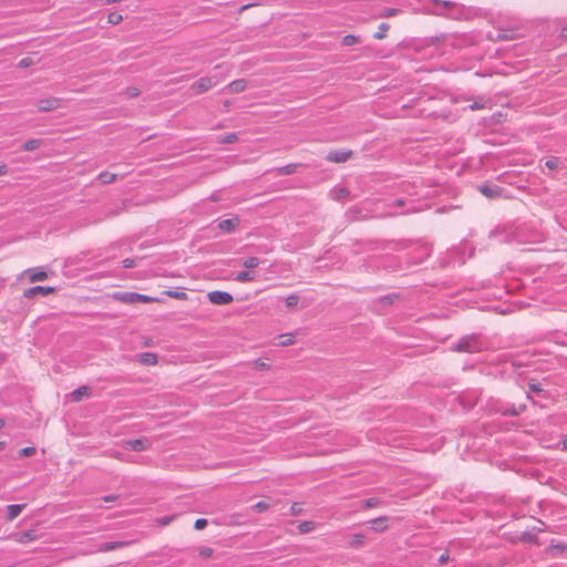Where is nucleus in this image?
<instances>
[{"label": "nucleus", "instance_id": "f257e3e1", "mask_svg": "<svg viewBox=\"0 0 567 567\" xmlns=\"http://www.w3.org/2000/svg\"><path fill=\"white\" fill-rule=\"evenodd\" d=\"M64 106V101L61 97L49 96L41 99L37 102V110L41 113L56 111Z\"/></svg>", "mask_w": 567, "mask_h": 567}, {"label": "nucleus", "instance_id": "f03ea898", "mask_svg": "<svg viewBox=\"0 0 567 567\" xmlns=\"http://www.w3.org/2000/svg\"><path fill=\"white\" fill-rule=\"evenodd\" d=\"M20 276L22 278H27L31 284L43 281L49 278V274L41 267L25 269Z\"/></svg>", "mask_w": 567, "mask_h": 567}, {"label": "nucleus", "instance_id": "7ed1b4c3", "mask_svg": "<svg viewBox=\"0 0 567 567\" xmlns=\"http://www.w3.org/2000/svg\"><path fill=\"white\" fill-rule=\"evenodd\" d=\"M207 298L213 305L217 306L229 305L234 301V297L229 292L220 290L209 291Z\"/></svg>", "mask_w": 567, "mask_h": 567}, {"label": "nucleus", "instance_id": "20e7f679", "mask_svg": "<svg viewBox=\"0 0 567 567\" xmlns=\"http://www.w3.org/2000/svg\"><path fill=\"white\" fill-rule=\"evenodd\" d=\"M215 85H216V82L214 81L213 78L204 76V78H200L199 80L195 81L190 85V89L195 94H203V93L209 91Z\"/></svg>", "mask_w": 567, "mask_h": 567}, {"label": "nucleus", "instance_id": "39448f33", "mask_svg": "<svg viewBox=\"0 0 567 567\" xmlns=\"http://www.w3.org/2000/svg\"><path fill=\"white\" fill-rule=\"evenodd\" d=\"M353 156V152L350 150H334L327 154V161L330 163H346Z\"/></svg>", "mask_w": 567, "mask_h": 567}, {"label": "nucleus", "instance_id": "423d86ee", "mask_svg": "<svg viewBox=\"0 0 567 567\" xmlns=\"http://www.w3.org/2000/svg\"><path fill=\"white\" fill-rule=\"evenodd\" d=\"M53 292H55V288L54 287L35 286V287H31L29 289H25L23 291V297L27 298V299H33L38 295L49 296V295H51Z\"/></svg>", "mask_w": 567, "mask_h": 567}, {"label": "nucleus", "instance_id": "0eeeda50", "mask_svg": "<svg viewBox=\"0 0 567 567\" xmlns=\"http://www.w3.org/2000/svg\"><path fill=\"white\" fill-rule=\"evenodd\" d=\"M239 223V218L235 216L233 218L219 220L217 227L224 234H231L237 229Z\"/></svg>", "mask_w": 567, "mask_h": 567}, {"label": "nucleus", "instance_id": "6e6552de", "mask_svg": "<svg viewBox=\"0 0 567 567\" xmlns=\"http://www.w3.org/2000/svg\"><path fill=\"white\" fill-rule=\"evenodd\" d=\"M114 298L125 303H136L142 301V296L135 292L115 293Z\"/></svg>", "mask_w": 567, "mask_h": 567}, {"label": "nucleus", "instance_id": "1a4fd4ad", "mask_svg": "<svg viewBox=\"0 0 567 567\" xmlns=\"http://www.w3.org/2000/svg\"><path fill=\"white\" fill-rule=\"evenodd\" d=\"M248 86L245 79H238L227 85L228 93L237 94L244 92Z\"/></svg>", "mask_w": 567, "mask_h": 567}, {"label": "nucleus", "instance_id": "9d476101", "mask_svg": "<svg viewBox=\"0 0 567 567\" xmlns=\"http://www.w3.org/2000/svg\"><path fill=\"white\" fill-rule=\"evenodd\" d=\"M478 190L482 195H484L487 198H497L502 195V188L501 187H491L488 185H482L478 187Z\"/></svg>", "mask_w": 567, "mask_h": 567}, {"label": "nucleus", "instance_id": "9b49d317", "mask_svg": "<svg viewBox=\"0 0 567 567\" xmlns=\"http://www.w3.org/2000/svg\"><path fill=\"white\" fill-rule=\"evenodd\" d=\"M388 522H389V518L386 516H381V517L371 519L369 522V524L374 532L381 533V532H384L388 529Z\"/></svg>", "mask_w": 567, "mask_h": 567}, {"label": "nucleus", "instance_id": "f8f14e48", "mask_svg": "<svg viewBox=\"0 0 567 567\" xmlns=\"http://www.w3.org/2000/svg\"><path fill=\"white\" fill-rule=\"evenodd\" d=\"M478 348L474 341V339H463L461 340L456 346H455V350L456 351H467V352H474L476 351Z\"/></svg>", "mask_w": 567, "mask_h": 567}, {"label": "nucleus", "instance_id": "ddd939ff", "mask_svg": "<svg viewBox=\"0 0 567 567\" xmlns=\"http://www.w3.org/2000/svg\"><path fill=\"white\" fill-rule=\"evenodd\" d=\"M13 539L20 544H28L37 539V535L33 530H25L13 535Z\"/></svg>", "mask_w": 567, "mask_h": 567}, {"label": "nucleus", "instance_id": "4468645a", "mask_svg": "<svg viewBox=\"0 0 567 567\" xmlns=\"http://www.w3.org/2000/svg\"><path fill=\"white\" fill-rule=\"evenodd\" d=\"M349 196H350V190L347 187H334L330 190V197L333 200L340 202V200L349 198Z\"/></svg>", "mask_w": 567, "mask_h": 567}, {"label": "nucleus", "instance_id": "2eb2a0df", "mask_svg": "<svg viewBox=\"0 0 567 567\" xmlns=\"http://www.w3.org/2000/svg\"><path fill=\"white\" fill-rule=\"evenodd\" d=\"M317 527H318L317 523H315L312 520H302V522H299L297 525L298 532L302 535L310 534V533L315 532L317 529Z\"/></svg>", "mask_w": 567, "mask_h": 567}, {"label": "nucleus", "instance_id": "dca6fc26", "mask_svg": "<svg viewBox=\"0 0 567 567\" xmlns=\"http://www.w3.org/2000/svg\"><path fill=\"white\" fill-rule=\"evenodd\" d=\"M25 508L24 504H14L7 506V516L9 520L16 519Z\"/></svg>", "mask_w": 567, "mask_h": 567}, {"label": "nucleus", "instance_id": "f3484780", "mask_svg": "<svg viewBox=\"0 0 567 567\" xmlns=\"http://www.w3.org/2000/svg\"><path fill=\"white\" fill-rule=\"evenodd\" d=\"M365 544V536L361 533H357L350 536L349 546L351 548H361Z\"/></svg>", "mask_w": 567, "mask_h": 567}, {"label": "nucleus", "instance_id": "a211bd4d", "mask_svg": "<svg viewBox=\"0 0 567 567\" xmlns=\"http://www.w3.org/2000/svg\"><path fill=\"white\" fill-rule=\"evenodd\" d=\"M164 293L171 298L177 299V300H187L188 295L181 288L166 290Z\"/></svg>", "mask_w": 567, "mask_h": 567}, {"label": "nucleus", "instance_id": "6ab92c4d", "mask_svg": "<svg viewBox=\"0 0 567 567\" xmlns=\"http://www.w3.org/2000/svg\"><path fill=\"white\" fill-rule=\"evenodd\" d=\"M89 395H90V389L87 386H81L71 393L72 400L74 402H79L82 400V398L89 396Z\"/></svg>", "mask_w": 567, "mask_h": 567}, {"label": "nucleus", "instance_id": "aec40b11", "mask_svg": "<svg viewBox=\"0 0 567 567\" xmlns=\"http://www.w3.org/2000/svg\"><path fill=\"white\" fill-rule=\"evenodd\" d=\"M236 281L238 282H249L255 280V274L248 270L239 271L236 277Z\"/></svg>", "mask_w": 567, "mask_h": 567}, {"label": "nucleus", "instance_id": "412c9836", "mask_svg": "<svg viewBox=\"0 0 567 567\" xmlns=\"http://www.w3.org/2000/svg\"><path fill=\"white\" fill-rule=\"evenodd\" d=\"M252 367L256 370H259V371H268V370H270L271 364H270V362L267 359H261L260 358V359H256L252 362Z\"/></svg>", "mask_w": 567, "mask_h": 567}, {"label": "nucleus", "instance_id": "4be33fe9", "mask_svg": "<svg viewBox=\"0 0 567 567\" xmlns=\"http://www.w3.org/2000/svg\"><path fill=\"white\" fill-rule=\"evenodd\" d=\"M126 544L123 542H109L101 546L100 550L111 551L124 547Z\"/></svg>", "mask_w": 567, "mask_h": 567}, {"label": "nucleus", "instance_id": "5701e85b", "mask_svg": "<svg viewBox=\"0 0 567 567\" xmlns=\"http://www.w3.org/2000/svg\"><path fill=\"white\" fill-rule=\"evenodd\" d=\"M300 165L297 163H291L286 166H282L278 169L280 175H291L295 174Z\"/></svg>", "mask_w": 567, "mask_h": 567}, {"label": "nucleus", "instance_id": "b1692460", "mask_svg": "<svg viewBox=\"0 0 567 567\" xmlns=\"http://www.w3.org/2000/svg\"><path fill=\"white\" fill-rule=\"evenodd\" d=\"M97 179L102 184H111V183L115 182L116 175L111 172H103V173L99 174Z\"/></svg>", "mask_w": 567, "mask_h": 567}, {"label": "nucleus", "instance_id": "393cba45", "mask_svg": "<svg viewBox=\"0 0 567 567\" xmlns=\"http://www.w3.org/2000/svg\"><path fill=\"white\" fill-rule=\"evenodd\" d=\"M238 141V135L236 133H229L224 136H219L217 142L220 144H234Z\"/></svg>", "mask_w": 567, "mask_h": 567}, {"label": "nucleus", "instance_id": "a878e982", "mask_svg": "<svg viewBox=\"0 0 567 567\" xmlns=\"http://www.w3.org/2000/svg\"><path fill=\"white\" fill-rule=\"evenodd\" d=\"M390 29V25L388 23H381L378 28V31L374 33V38L377 40H382L386 37V33Z\"/></svg>", "mask_w": 567, "mask_h": 567}, {"label": "nucleus", "instance_id": "bb28decb", "mask_svg": "<svg viewBox=\"0 0 567 567\" xmlns=\"http://www.w3.org/2000/svg\"><path fill=\"white\" fill-rule=\"evenodd\" d=\"M360 42V38L354 34H348L342 38V44L344 47H352L354 44H358Z\"/></svg>", "mask_w": 567, "mask_h": 567}, {"label": "nucleus", "instance_id": "cd10ccee", "mask_svg": "<svg viewBox=\"0 0 567 567\" xmlns=\"http://www.w3.org/2000/svg\"><path fill=\"white\" fill-rule=\"evenodd\" d=\"M158 359L157 354L151 352H144V365H155L157 364Z\"/></svg>", "mask_w": 567, "mask_h": 567}, {"label": "nucleus", "instance_id": "c85d7f7f", "mask_svg": "<svg viewBox=\"0 0 567 567\" xmlns=\"http://www.w3.org/2000/svg\"><path fill=\"white\" fill-rule=\"evenodd\" d=\"M42 145L41 140H29L24 143L23 148L25 151H34Z\"/></svg>", "mask_w": 567, "mask_h": 567}, {"label": "nucleus", "instance_id": "c756f323", "mask_svg": "<svg viewBox=\"0 0 567 567\" xmlns=\"http://www.w3.org/2000/svg\"><path fill=\"white\" fill-rule=\"evenodd\" d=\"M260 264V260L257 257H248L243 261V266L248 269H254L258 267Z\"/></svg>", "mask_w": 567, "mask_h": 567}, {"label": "nucleus", "instance_id": "7c9ffc66", "mask_svg": "<svg viewBox=\"0 0 567 567\" xmlns=\"http://www.w3.org/2000/svg\"><path fill=\"white\" fill-rule=\"evenodd\" d=\"M123 21V16L118 12H111L107 16V22L110 24L116 25Z\"/></svg>", "mask_w": 567, "mask_h": 567}, {"label": "nucleus", "instance_id": "2f4dec72", "mask_svg": "<svg viewBox=\"0 0 567 567\" xmlns=\"http://www.w3.org/2000/svg\"><path fill=\"white\" fill-rule=\"evenodd\" d=\"M198 555H199L202 558H204V559H209V558H212V557H213V555H214V549H213V548H210V547H206V546L200 547V548L198 549Z\"/></svg>", "mask_w": 567, "mask_h": 567}, {"label": "nucleus", "instance_id": "473e14b6", "mask_svg": "<svg viewBox=\"0 0 567 567\" xmlns=\"http://www.w3.org/2000/svg\"><path fill=\"white\" fill-rule=\"evenodd\" d=\"M295 343V337L290 333L280 336L281 346H290Z\"/></svg>", "mask_w": 567, "mask_h": 567}, {"label": "nucleus", "instance_id": "72a5a7b5", "mask_svg": "<svg viewBox=\"0 0 567 567\" xmlns=\"http://www.w3.org/2000/svg\"><path fill=\"white\" fill-rule=\"evenodd\" d=\"M285 302L287 307L293 308L298 305L299 297L297 295H290L286 298Z\"/></svg>", "mask_w": 567, "mask_h": 567}, {"label": "nucleus", "instance_id": "f704fd0d", "mask_svg": "<svg viewBox=\"0 0 567 567\" xmlns=\"http://www.w3.org/2000/svg\"><path fill=\"white\" fill-rule=\"evenodd\" d=\"M174 519H175V517H174V516H165V517H163V518H157V519H155L154 522H155V524H156L157 526H167V525H169Z\"/></svg>", "mask_w": 567, "mask_h": 567}, {"label": "nucleus", "instance_id": "c9c22d12", "mask_svg": "<svg viewBox=\"0 0 567 567\" xmlns=\"http://www.w3.org/2000/svg\"><path fill=\"white\" fill-rule=\"evenodd\" d=\"M269 508V504L265 501L257 502L254 505V509L258 513L266 512Z\"/></svg>", "mask_w": 567, "mask_h": 567}, {"label": "nucleus", "instance_id": "e433bc0d", "mask_svg": "<svg viewBox=\"0 0 567 567\" xmlns=\"http://www.w3.org/2000/svg\"><path fill=\"white\" fill-rule=\"evenodd\" d=\"M208 525V520L205 518H198L194 523V528L197 530L204 529Z\"/></svg>", "mask_w": 567, "mask_h": 567}, {"label": "nucleus", "instance_id": "4c0bfd02", "mask_svg": "<svg viewBox=\"0 0 567 567\" xmlns=\"http://www.w3.org/2000/svg\"><path fill=\"white\" fill-rule=\"evenodd\" d=\"M34 454H35V449L32 446L24 447L20 451V455L24 456V457L32 456Z\"/></svg>", "mask_w": 567, "mask_h": 567}, {"label": "nucleus", "instance_id": "58836bf2", "mask_svg": "<svg viewBox=\"0 0 567 567\" xmlns=\"http://www.w3.org/2000/svg\"><path fill=\"white\" fill-rule=\"evenodd\" d=\"M486 106V101L480 100L470 105L472 111L482 110Z\"/></svg>", "mask_w": 567, "mask_h": 567}, {"label": "nucleus", "instance_id": "ea45409f", "mask_svg": "<svg viewBox=\"0 0 567 567\" xmlns=\"http://www.w3.org/2000/svg\"><path fill=\"white\" fill-rule=\"evenodd\" d=\"M399 13L398 9H385L380 17L382 18H390Z\"/></svg>", "mask_w": 567, "mask_h": 567}, {"label": "nucleus", "instance_id": "a19ab883", "mask_svg": "<svg viewBox=\"0 0 567 567\" xmlns=\"http://www.w3.org/2000/svg\"><path fill=\"white\" fill-rule=\"evenodd\" d=\"M301 511H302V507H301V505H300V504H298V503H293V504L291 505V507H290V512H291V514H292V515H298V514H300V513H301Z\"/></svg>", "mask_w": 567, "mask_h": 567}, {"label": "nucleus", "instance_id": "79ce46f5", "mask_svg": "<svg viewBox=\"0 0 567 567\" xmlns=\"http://www.w3.org/2000/svg\"><path fill=\"white\" fill-rule=\"evenodd\" d=\"M546 166L550 169H556L558 167V159L557 158H550L546 162Z\"/></svg>", "mask_w": 567, "mask_h": 567}, {"label": "nucleus", "instance_id": "37998d69", "mask_svg": "<svg viewBox=\"0 0 567 567\" xmlns=\"http://www.w3.org/2000/svg\"><path fill=\"white\" fill-rule=\"evenodd\" d=\"M566 549V546L564 544H557V545H550L549 550H557L559 553H564Z\"/></svg>", "mask_w": 567, "mask_h": 567}, {"label": "nucleus", "instance_id": "c03bdc74", "mask_svg": "<svg viewBox=\"0 0 567 567\" xmlns=\"http://www.w3.org/2000/svg\"><path fill=\"white\" fill-rule=\"evenodd\" d=\"M440 564L444 565L450 561V555L449 553H444L439 557Z\"/></svg>", "mask_w": 567, "mask_h": 567}, {"label": "nucleus", "instance_id": "a18cd8bd", "mask_svg": "<svg viewBox=\"0 0 567 567\" xmlns=\"http://www.w3.org/2000/svg\"><path fill=\"white\" fill-rule=\"evenodd\" d=\"M520 540L522 542H534L535 537L530 534L525 533L520 536Z\"/></svg>", "mask_w": 567, "mask_h": 567}, {"label": "nucleus", "instance_id": "49530a36", "mask_svg": "<svg viewBox=\"0 0 567 567\" xmlns=\"http://www.w3.org/2000/svg\"><path fill=\"white\" fill-rule=\"evenodd\" d=\"M126 94L128 96H131V97L137 96L138 95V89H136V87L127 89Z\"/></svg>", "mask_w": 567, "mask_h": 567}, {"label": "nucleus", "instance_id": "de8ad7c7", "mask_svg": "<svg viewBox=\"0 0 567 567\" xmlns=\"http://www.w3.org/2000/svg\"><path fill=\"white\" fill-rule=\"evenodd\" d=\"M8 173V167L6 165H0V176L6 175Z\"/></svg>", "mask_w": 567, "mask_h": 567}, {"label": "nucleus", "instance_id": "09e8293b", "mask_svg": "<svg viewBox=\"0 0 567 567\" xmlns=\"http://www.w3.org/2000/svg\"><path fill=\"white\" fill-rule=\"evenodd\" d=\"M103 4H111V3H116V2H121L122 0H101Z\"/></svg>", "mask_w": 567, "mask_h": 567}, {"label": "nucleus", "instance_id": "8fccbe9b", "mask_svg": "<svg viewBox=\"0 0 567 567\" xmlns=\"http://www.w3.org/2000/svg\"><path fill=\"white\" fill-rule=\"evenodd\" d=\"M375 504H377V502H375L373 498H371V499L367 501L365 506H367V507H372V506H374Z\"/></svg>", "mask_w": 567, "mask_h": 567}, {"label": "nucleus", "instance_id": "3c124183", "mask_svg": "<svg viewBox=\"0 0 567 567\" xmlns=\"http://www.w3.org/2000/svg\"><path fill=\"white\" fill-rule=\"evenodd\" d=\"M530 389H532L533 391H535V392H540V391H542L540 386H539V385H537V384H530Z\"/></svg>", "mask_w": 567, "mask_h": 567}, {"label": "nucleus", "instance_id": "603ef678", "mask_svg": "<svg viewBox=\"0 0 567 567\" xmlns=\"http://www.w3.org/2000/svg\"><path fill=\"white\" fill-rule=\"evenodd\" d=\"M133 266V262L128 259H125L124 260V267L128 268V267H132Z\"/></svg>", "mask_w": 567, "mask_h": 567}, {"label": "nucleus", "instance_id": "864d4df0", "mask_svg": "<svg viewBox=\"0 0 567 567\" xmlns=\"http://www.w3.org/2000/svg\"><path fill=\"white\" fill-rule=\"evenodd\" d=\"M115 498H116V496H113V495H112V496H106V497H104V501H105V502H113V501H115Z\"/></svg>", "mask_w": 567, "mask_h": 567}, {"label": "nucleus", "instance_id": "5fc2aeb1", "mask_svg": "<svg viewBox=\"0 0 567 567\" xmlns=\"http://www.w3.org/2000/svg\"><path fill=\"white\" fill-rule=\"evenodd\" d=\"M561 446L565 451H567V437L561 441Z\"/></svg>", "mask_w": 567, "mask_h": 567}, {"label": "nucleus", "instance_id": "6e6d98bb", "mask_svg": "<svg viewBox=\"0 0 567 567\" xmlns=\"http://www.w3.org/2000/svg\"><path fill=\"white\" fill-rule=\"evenodd\" d=\"M4 425H6L4 420L0 419V430H1L2 427H4Z\"/></svg>", "mask_w": 567, "mask_h": 567}, {"label": "nucleus", "instance_id": "4d7b16f0", "mask_svg": "<svg viewBox=\"0 0 567 567\" xmlns=\"http://www.w3.org/2000/svg\"><path fill=\"white\" fill-rule=\"evenodd\" d=\"M143 300H144V302H147V301H151L152 299H151V298H148V297H146V296H144V297H143Z\"/></svg>", "mask_w": 567, "mask_h": 567}, {"label": "nucleus", "instance_id": "13d9d810", "mask_svg": "<svg viewBox=\"0 0 567 567\" xmlns=\"http://www.w3.org/2000/svg\"><path fill=\"white\" fill-rule=\"evenodd\" d=\"M4 445V442H0V451L3 450Z\"/></svg>", "mask_w": 567, "mask_h": 567}, {"label": "nucleus", "instance_id": "bf43d9fd", "mask_svg": "<svg viewBox=\"0 0 567 567\" xmlns=\"http://www.w3.org/2000/svg\"><path fill=\"white\" fill-rule=\"evenodd\" d=\"M20 64H21V65H28V64H27V62H25V60H22V61L20 62Z\"/></svg>", "mask_w": 567, "mask_h": 567}, {"label": "nucleus", "instance_id": "052dcab7", "mask_svg": "<svg viewBox=\"0 0 567 567\" xmlns=\"http://www.w3.org/2000/svg\"><path fill=\"white\" fill-rule=\"evenodd\" d=\"M537 532H543V528L542 527H537L535 528Z\"/></svg>", "mask_w": 567, "mask_h": 567}]
</instances>
